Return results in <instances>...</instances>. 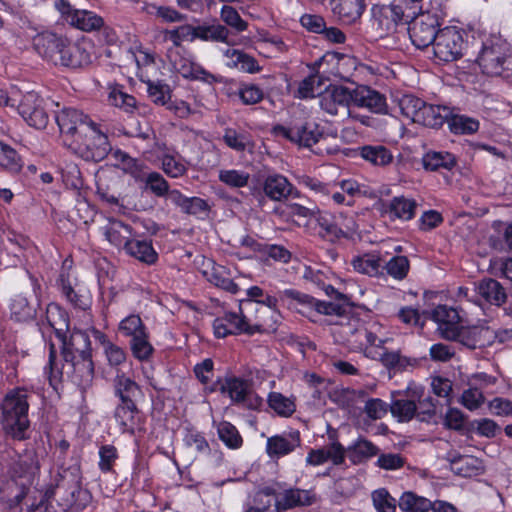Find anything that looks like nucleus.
Wrapping results in <instances>:
<instances>
[{
    "mask_svg": "<svg viewBox=\"0 0 512 512\" xmlns=\"http://www.w3.org/2000/svg\"><path fill=\"white\" fill-rule=\"evenodd\" d=\"M359 156L373 166L386 167L393 162V154L384 145H364L358 148Z\"/></svg>",
    "mask_w": 512,
    "mask_h": 512,
    "instance_id": "nucleus-28",
    "label": "nucleus"
},
{
    "mask_svg": "<svg viewBox=\"0 0 512 512\" xmlns=\"http://www.w3.org/2000/svg\"><path fill=\"white\" fill-rule=\"evenodd\" d=\"M448 125L454 134H473L479 129L478 120L466 115L454 114L452 111L448 118Z\"/></svg>",
    "mask_w": 512,
    "mask_h": 512,
    "instance_id": "nucleus-45",
    "label": "nucleus"
},
{
    "mask_svg": "<svg viewBox=\"0 0 512 512\" xmlns=\"http://www.w3.org/2000/svg\"><path fill=\"white\" fill-rule=\"evenodd\" d=\"M42 104H44V100L36 92L31 91L26 94L21 93L17 111L24 119L28 115H31V112H34Z\"/></svg>",
    "mask_w": 512,
    "mask_h": 512,
    "instance_id": "nucleus-55",
    "label": "nucleus"
},
{
    "mask_svg": "<svg viewBox=\"0 0 512 512\" xmlns=\"http://www.w3.org/2000/svg\"><path fill=\"white\" fill-rule=\"evenodd\" d=\"M165 39L170 40L175 47H179L185 40L193 41L195 39L194 26L185 24L173 30H167L165 31Z\"/></svg>",
    "mask_w": 512,
    "mask_h": 512,
    "instance_id": "nucleus-61",
    "label": "nucleus"
},
{
    "mask_svg": "<svg viewBox=\"0 0 512 512\" xmlns=\"http://www.w3.org/2000/svg\"><path fill=\"white\" fill-rule=\"evenodd\" d=\"M263 190L270 199L281 201L292 194L293 186L283 175L274 174L265 179Z\"/></svg>",
    "mask_w": 512,
    "mask_h": 512,
    "instance_id": "nucleus-27",
    "label": "nucleus"
},
{
    "mask_svg": "<svg viewBox=\"0 0 512 512\" xmlns=\"http://www.w3.org/2000/svg\"><path fill=\"white\" fill-rule=\"evenodd\" d=\"M399 507L405 512H427L432 507V502L412 492H405L399 499Z\"/></svg>",
    "mask_w": 512,
    "mask_h": 512,
    "instance_id": "nucleus-47",
    "label": "nucleus"
},
{
    "mask_svg": "<svg viewBox=\"0 0 512 512\" xmlns=\"http://www.w3.org/2000/svg\"><path fill=\"white\" fill-rule=\"evenodd\" d=\"M48 322L62 341L61 355L66 362V377L80 388L86 389L94 378V364L88 334L83 331H74L67 339L62 329L56 328L49 318Z\"/></svg>",
    "mask_w": 512,
    "mask_h": 512,
    "instance_id": "nucleus-1",
    "label": "nucleus"
},
{
    "mask_svg": "<svg viewBox=\"0 0 512 512\" xmlns=\"http://www.w3.org/2000/svg\"><path fill=\"white\" fill-rule=\"evenodd\" d=\"M113 156L126 173L131 174L135 178L140 177L143 168L142 161L132 158L126 152L119 149L113 152Z\"/></svg>",
    "mask_w": 512,
    "mask_h": 512,
    "instance_id": "nucleus-54",
    "label": "nucleus"
},
{
    "mask_svg": "<svg viewBox=\"0 0 512 512\" xmlns=\"http://www.w3.org/2000/svg\"><path fill=\"white\" fill-rule=\"evenodd\" d=\"M0 167L12 174L19 173L22 170L23 162L17 151L0 141Z\"/></svg>",
    "mask_w": 512,
    "mask_h": 512,
    "instance_id": "nucleus-44",
    "label": "nucleus"
},
{
    "mask_svg": "<svg viewBox=\"0 0 512 512\" xmlns=\"http://www.w3.org/2000/svg\"><path fill=\"white\" fill-rule=\"evenodd\" d=\"M337 297H335V301H319L316 300L315 310L318 313L325 315H336L343 317L348 314L351 303L349 301V297L340 292H336Z\"/></svg>",
    "mask_w": 512,
    "mask_h": 512,
    "instance_id": "nucleus-37",
    "label": "nucleus"
},
{
    "mask_svg": "<svg viewBox=\"0 0 512 512\" xmlns=\"http://www.w3.org/2000/svg\"><path fill=\"white\" fill-rule=\"evenodd\" d=\"M372 501L377 512H395L396 501L385 488L372 493Z\"/></svg>",
    "mask_w": 512,
    "mask_h": 512,
    "instance_id": "nucleus-59",
    "label": "nucleus"
},
{
    "mask_svg": "<svg viewBox=\"0 0 512 512\" xmlns=\"http://www.w3.org/2000/svg\"><path fill=\"white\" fill-rule=\"evenodd\" d=\"M450 114L451 109L446 106L425 104L416 123H421L431 128H439L445 122L448 123Z\"/></svg>",
    "mask_w": 512,
    "mask_h": 512,
    "instance_id": "nucleus-31",
    "label": "nucleus"
},
{
    "mask_svg": "<svg viewBox=\"0 0 512 512\" xmlns=\"http://www.w3.org/2000/svg\"><path fill=\"white\" fill-rule=\"evenodd\" d=\"M99 458V469L103 473L111 472L118 458L116 447L111 444L102 445L99 449Z\"/></svg>",
    "mask_w": 512,
    "mask_h": 512,
    "instance_id": "nucleus-62",
    "label": "nucleus"
},
{
    "mask_svg": "<svg viewBox=\"0 0 512 512\" xmlns=\"http://www.w3.org/2000/svg\"><path fill=\"white\" fill-rule=\"evenodd\" d=\"M468 43L456 27H445L438 30V37L433 45L435 58L443 62H452L468 53Z\"/></svg>",
    "mask_w": 512,
    "mask_h": 512,
    "instance_id": "nucleus-9",
    "label": "nucleus"
},
{
    "mask_svg": "<svg viewBox=\"0 0 512 512\" xmlns=\"http://www.w3.org/2000/svg\"><path fill=\"white\" fill-rule=\"evenodd\" d=\"M162 168L168 176L173 178L184 175L187 170L180 157L168 154L162 158Z\"/></svg>",
    "mask_w": 512,
    "mask_h": 512,
    "instance_id": "nucleus-63",
    "label": "nucleus"
},
{
    "mask_svg": "<svg viewBox=\"0 0 512 512\" xmlns=\"http://www.w3.org/2000/svg\"><path fill=\"white\" fill-rule=\"evenodd\" d=\"M40 472V463L38 455L34 449H27L24 454L18 456V459L10 467L11 484L8 489L14 493L12 502L19 505L23 502L36 477Z\"/></svg>",
    "mask_w": 512,
    "mask_h": 512,
    "instance_id": "nucleus-6",
    "label": "nucleus"
},
{
    "mask_svg": "<svg viewBox=\"0 0 512 512\" xmlns=\"http://www.w3.org/2000/svg\"><path fill=\"white\" fill-rule=\"evenodd\" d=\"M353 104L357 107L367 108L373 113H388L385 96L368 86L362 85L353 89Z\"/></svg>",
    "mask_w": 512,
    "mask_h": 512,
    "instance_id": "nucleus-19",
    "label": "nucleus"
},
{
    "mask_svg": "<svg viewBox=\"0 0 512 512\" xmlns=\"http://www.w3.org/2000/svg\"><path fill=\"white\" fill-rule=\"evenodd\" d=\"M254 309V303L250 300H240L239 314L227 312L217 317L213 322L214 334L217 338H225L228 335L255 333H267L276 328L269 324L262 316H256L252 320L248 312Z\"/></svg>",
    "mask_w": 512,
    "mask_h": 512,
    "instance_id": "nucleus-4",
    "label": "nucleus"
},
{
    "mask_svg": "<svg viewBox=\"0 0 512 512\" xmlns=\"http://www.w3.org/2000/svg\"><path fill=\"white\" fill-rule=\"evenodd\" d=\"M352 103L353 90L342 85L328 87L319 102L321 109L331 115H336L339 107L348 108Z\"/></svg>",
    "mask_w": 512,
    "mask_h": 512,
    "instance_id": "nucleus-16",
    "label": "nucleus"
},
{
    "mask_svg": "<svg viewBox=\"0 0 512 512\" xmlns=\"http://www.w3.org/2000/svg\"><path fill=\"white\" fill-rule=\"evenodd\" d=\"M219 439L230 449H238L242 446L243 439L237 428L228 421H221L217 425Z\"/></svg>",
    "mask_w": 512,
    "mask_h": 512,
    "instance_id": "nucleus-49",
    "label": "nucleus"
},
{
    "mask_svg": "<svg viewBox=\"0 0 512 512\" xmlns=\"http://www.w3.org/2000/svg\"><path fill=\"white\" fill-rule=\"evenodd\" d=\"M147 92L150 99L157 105H168L169 110H175L181 117L189 113V107L182 102L180 106L169 104L171 90L169 85L161 81H147Z\"/></svg>",
    "mask_w": 512,
    "mask_h": 512,
    "instance_id": "nucleus-25",
    "label": "nucleus"
},
{
    "mask_svg": "<svg viewBox=\"0 0 512 512\" xmlns=\"http://www.w3.org/2000/svg\"><path fill=\"white\" fill-rule=\"evenodd\" d=\"M414 15L406 13L401 4L375 5L372 7V27L379 37H384L396 30L398 23L409 19Z\"/></svg>",
    "mask_w": 512,
    "mask_h": 512,
    "instance_id": "nucleus-10",
    "label": "nucleus"
},
{
    "mask_svg": "<svg viewBox=\"0 0 512 512\" xmlns=\"http://www.w3.org/2000/svg\"><path fill=\"white\" fill-rule=\"evenodd\" d=\"M477 293L488 303L501 306L507 300L505 288L495 279L485 278L477 285Z\"/></svg>",
    "mask_w": 512,
    "mask_h": 512,
    "instance_id": "nucleus-30",
    "label": "nucleus"
},
{
    "mask_svg": "<svg viewBox=\"0 0 512 512\" xmlns=\"http://www.w3.org/2000/svg\"><path fill=\"white\" fill-rule=\"evenodd\" d=\"M416 207L417 203L413 199L394 197L389 204V212L397 219L409 221L414 216Z\"/></svg>",
    "mask_w": 512,
    "mask_h": 512,
    "instance_id": "nucleus-43",
    "label": "nucleus"
},
{
    "mask_svg": "<svg viewBox=\"0 0 512 512\" xmlns=\"http://www.w3.org/2000/svg\"><path fill=\"white\" fill-rule=\"evenodd\" d=\"M279 298L287 302L289 307L297 308V305L307 308H315L316 299L295 289H286L280 292Z\"/></svg>",
    "mask_w": 512,
    "mask_h": 512,
    "instance_id": "nucleus-50",
    "label": "nucleus"
},
{
    "mask_svg": "<svg viewBox=\"0 0 512 512\" xmlns=\"http://www.w3.org/2000/svg\"><path fill=\"white\" fill-rule=\"evenodd\" d=\"M61 469L63 483L57 484L55 490L46 491V501L49 505L56 502L62 511L84 508L89 494L87 490L81 488L80 466L75 464L67 469L61 466Z\"/></svg>",
    "mask_w": 512,
    "mask_h": 512,
    "instance_id": "nucleus-5",
    "label": "nucleus"
},
{
    "mask_svg": "<svg viewBox=\"0 0 512 512\" xmlns=\"http://www.w3.org/2000/svg\"><path fill=\"white\" fill-rule=\"evenodd\" d=\"M25 388L9 390L1 402V425L5 434L14 440L29 438L30 421L28 418L29 397Z\"/></svg>",
    "mask_w": 512,
    "mask_h": 512,
    "instance_id": "nucleus-3",
    "label": "nucleus"
},
{
    "mask_svg": "<svg viewBox=\"0 0 512 512\" xmlns=\"http://www.w3.org/2000/svg\"><path fill=\"white\" fill-rule=\"evenodd\" d=\"M229 35L228 28L221 24L194 26L195 39L228 43Z\"/></svg>",
    "mask_w": 512,
    "mask_h": 512,
    "instance_id": "nucleus-39",
    "label": "nucleus"
},
{
    "mask_svg": "<svg viewBox=\"0 0 512 512\" xmlns=\"http://www.w3.org/2000/svg\"><path fill=\"white\" fill-rule=\"evenodd\" d=\"M269 407L281 417H290L296 411L295 399L280 392H270L267 399Z\"/></svg>",
    "mask_w": 512,
    "mask_h": 512,
    "instance_id": "nucleus-40",
    "label": "nucleus"
},
{
    "mask_svg": "<svg viewBox=\"0 0 512 512\" xmlns=\"http://www.w3.org/2000/svg\"><path fill=\"white\" fill-rule=\"evenodd\" d=\"M355 271L368 275L380 276L383 275V260L379 254L366 253L361 256L355 257L351 262Z\"/></svg>",
    "mask_w": 512,
    "mask_h": 512,
    "instance_id": "nucleus-32",
    "label": "nucleus"
},
{
    "mask_svg": "<svg viewBox=\"0 0 512 512\" xmlns=\"http://www.w3.org/2000/svg\"><path fill=\"white\" fill-rule=\"evenodd\" d=\"M425 104L424 101L413 95H404L399 101L402 114L413 122H417Z\"/></svg>",
    "mask_w": 512,
    "mask_h": 512,
    "instance_id": "nucleus-52",
    "label": "nucleus"
},
{
    "mask_svg": "<svg viewBox=\"0 0 512 512\" xmlns=\"http://www.w3.org/2000/svg\"><path fill=\"white\" fill-rule=\"evenodd\" d=\"M223 141L225 144L236 151H244L250 145V137L246 132H237L235 129L226 128Z\"/></svg>",
    "mask_w": 512,
    "mask_h": 512,
    "instance_id": "nucleus-57",
    "label": "nucleus"
},
{
    "mask_svg": "<svg viewBox=\"0 0 512 512\" xmlns=\"http://www.w3.org/2000/svg\"><path fill=\"white\" fill-rule=\"evenodd\" d=\"M119 332L130 339L148 332L146 325L138 314H130L122 319L118 326Z\"/></svg>",
    "mask_w": 512,
    "mask_h": 512,
    "instance_id": "nucleus-48",
    "label": "nucleus"
},
{
    "mask_svg": "<svg viewBox=\"0 0 512 512\" xmlns=\"http://www.w3.org/2000/svg\"><path fill=\"white\" fill-rule=\"evenodd\" d=\"M38 303H31L27 297L16 295L10 305L11 318L17 322H28L35 318Z\"/></svg>",
    "mask_w": 512,
    "mask_h": 512,
    "instance_id": "nucleus-35",
    "label": "nucleus"
},
{
    "mask_svg": "<svg viewBox=\"0 0 512 512\" xmlns=\"http://www.w3.org/2000/svg\"><path fill=\"white\" fill-rule=\"evenodd\" d=\"M430 317L437 323V332L444 340L454 335L453 331H455L462 321L458 311L446 305H438L435 307L430 312Z\"/></svg>",
    "mask_w": 512,
    "mask_h": 512,
    "instance_id": "nucleus-17",
    "label": "nucleus"
},
{
    "mask_svg": "<svg viewBox=\"0 0 512 512\" xmlns=\"http://www.w3.org/2000/svg\"><path fill=\"white\" fill-rule=\"evenodd\" d=\"M333 15L344 24H352L362 16L365 0H330Z\"/></svg>",
    "mask_w": 512,
    "mask_h": 512,
    "instance_id": "nucleus-21",
    "label": "nucleus"
},
{
    "mask_svg": "<svg viewBox=\"0 0 512 512\" xmlns=\"http://www.w3.org/2000/svg\"><path fill=\"white\" fill-rule=\"evenodd\" d=\"M139 412L137 403H119L114 411V417L123 433H134L135 416Z\"/></svg>",
    "mask_w": 512,
    "mask_h": 512,
    "instance_id": "nucleus-36",
    "label": "nucleus"
},
{
    "mask_svg": "<svg viewBox=\"0 0 512 512\" xmlns=\"http://www.w3.org/2000/svg\"><path fill=\"white\" fill-rule=\"evenodd\" d=\"M453 334L447 341L456 342L471 350L486 347L493 342V331L483 325L466 326L461 321Z\"/></svg>",
    "mask_w": 512,
    "mask_h": 512,
    "instance_id": "nucleus-13",
    "label": "nucleus"
},
{
    "mask_svg": "<svg viewBox=\"0 0 512 512\" xmlns=\"http://www.w3.org/2000/svg\"><path fill=\"white\" fill-rule=\"evenodd\" d=\"M511 57L510 44L500 34L489 35L481 44L475 61L482 72L490 76H500Z\"/></svg>",
    "mask_w": 512,
    "mask_h": 512,
    "instance_id": "nucleus-7",
    "label": "nucleus"
},
{
    "mask_svg": "<svg viewBox=\"0 0 512 512\" xmlns=\"http://www.w3.org/2000/svg\"><path fill=\"white\" fill-rule=\"evenodd\" d=\"M315 501L316 495L312 490L289 488L281 494L278 493L274 506L277 512H283L299 506H310Z\"/></svg>",
    "mask_w": 512,
    "mask_h": 512,
    "instance_id": "nucleus-18",
    "label": "nucleus"
},
{
    "mask_svg": "<svg viewBox=\"0 0 512 512\" xmlns=\"http://www.w3.org/2000/svg\"><path fill=\"white\" fill-rule=\"evenodd\" d=\"M426 170L451 169L456 164L454 155L448 152L429 151L422 158Z\"/></svg>",
    "mask_w": 512,
    "mask_h": 512,
    "instance_id": "nucleus-41",
    "label": "nucleus"
},
{
    "mask_svg": "<svg viewBox=\"0 0 512 512\" xmlns=\"http://www.w3.org/2000/svg\"><path fill=\"white\" fill-rule=\"evenodd\" d=\"M340 334L352 348L359 350L367 348L366 326L360 319L352 318L346 323H341Z\"/></svg>",
    "mask_w": 512,
    "mask_h": 512,
    "instance_id": "nucleus-26",
    "label": "nucleus"
},
{
    "mask_svg": "<svg viewBox=\"0 0 512 512\" xmlns=\"http://www.w3.org/2000/svg\"><path fill=\"white\" fill-rule=\"evenodd\" d=\"M391 413L398 417L401 421H410L415 417L417 411V404L414 400L410 399H396L390 404Z\"/></svg>",
    "mask_w": 512,
    "mask_h": 512,
    "instance_id": "nucleus-51",
    "label": "nucleus"
},
{
    "mask_svg": "<svg viewBox=\"0 0 512 512\" xmlns=\"http://www.w3.org/2000/svg\"><path fill=\"white\" fill-rule=\"evenodd\" d=\"M113 389L120 403H137L143 397L141 387L123 372H117L113 380Z\"/></svg>",
    "mask_w": 512,
    "mask_h": 512,
    "instance_id": "nucleus-23",
    "label": "nucleus"
},
{
    "mask_svg": "<svg viewBox=\"0 0 512 512\" xmlns=\"http://www.w3.org/2000/svg\"><path fill=\"white\" fill-rule=\"evenodd\" d=\"M409 36L412 43L419 49L434 45L438 37L439 19L436 14L429 12L414 15L409 19Z\"/></svg>",
    "mask_w": 512,
    "mask_h": 512,
    "instance_id": "nucleus-11",
    "label": "nucleus"
},
{
    "mask_svg": "<svg viewBox=\"0 0 512 512\" xmlns=\"http://www.w3.org/2000/svg\"><path fill=\"white\" fill-rule=\"evenodd\" d=\"M129 346L133 357L140 362L149 361L154 354V347L149 340V332L130 339Z\"/></svg>",
    "mask_w": 512,
    "mask_h": 512,
    "instance_id": "nucleus-46",
    "label": "nucleus"
},
{
    "mask_svg": "<svg viewBox=\"0 0 512 512\" xmlns=\"http://www.w3.org/2000/svg\"><path fill=\"white\" fill-rule=\"evenodd\" d=\"M405 463L406 459L399 453H382L375 464L383 470H398L403 468Z\"/></svg>",
    "mask_w": 512,
    "mask_h": 512,
    "instance_id": "nucleus-64",
    "label": "nucleus"
},
{
    "mask_svg": "<svg viewBox=\"0 0 512 512\" xmlns=\"http://www.w3.org/2000/svg\"><path fill=\"white\" fill-rule=\"evenodd\" d=\"M238 96L245 105H254L264 98L263 90L255 84H241L238 89Z\"/></svg>",
    "mask_w": 512,
    "mask_h": 512,
    "instance_id": "nucleus-60",
    "label": "nucleus"
},
{
    "mask_svg": "<svg viewBox=\"0 0 512 512\" xmlns=\"http://www.w3.org/2000/svg\"><path fill=\"white\" fill-rule=\"evenodd\" d=\"M204 392L209 394L219 392L229 397L232 404H242L251 393V383L245 378L228 374L223 378L219 377L210 386L204 387Z\"/></svg>",
    "mask_w": 512,
    "mask_h": 512,
    "instance_id": "nucleus-12",
    "label": "nucleus"
},
{
    "mask_svg": "<svg viewBox=\"0 0 512 512\" xmlns=\"http://www.w3.org/2000/svg\"><path fill=\"white\" fill-rule=\"evenodd\" d=\"M279 483L259 487L252 494H249L244 505L243 512H267L272 506L280 489Z\"/></svg>",
    "mask_w": 512,
    "mask_h": 512,
    "instance_id": "nucleus-20",
    "label": "nucleus"
},
{
    "mask_svg": "<svg viewBox=\"0 0 512 512\" xmlns=\"http://www.w3.org/2000/svg\"><path fill=\"white\" fill-rule=\"evenodd\" d=\"M294 134L295 144L306 148L312 147L322 138L338 136L336 129L325 130L324 127L312 121H296Z\"/></svg>",
    "mask_w": 512,
    "mask_h": 512,
    "instance_id": "nucleus-15",
    "label": "nucleus"
},
{
    "mask_svg": "<svg viewBox=\"0 0 512 512\" xmlns=\"http://www.w3.org/2000/svg\"><path fill=\"white\" fill-rule=\"evenodd\" d=\"M56 349L54 344H50L48 365L45 367L49 384L56 390L66 376V362L61 366L57 362Z\"/></svg>",
    "mask_w": 512,
    "mask_h": 512,
    "instance_id": "nucleus-42",
    "label": "nucleus"
},
{
    "mask_svg": "<svg viewBox=\"0 0 512 512\" xmlns=\"http://www.w3.org/2000/svg\"><path fill=\"white\" fill-rule=\"evenodd\" d=\"M96 193L100 200L110 207L112 212L122 215L129 213V208L124 204V198L111 192L110 188L103 183L102 177L97 180Z\"/></svg>",
    "mask_w": 512,
    "mask_h": 512,
    "instance_id": "nucleus-38",
    "label": "nucleus"
},
{
    "mask_svg": "<svg viewBox=\"0 0 512 512\" xmlns=\"http://www.w3.org/2000/svg\"><path fill=\"white\" fill-rule=\"evenodd\" d=\"M125 251L130 256L148 265L154 264L158 259L152 244L145 240L131 239L126 242Z\"/></svg>",
    "mask_w": 512,
    "mask_h": 512,
    "instance_id": "nucleus-33",
    "label": "nucleus"
},
{
    "mask_svg": "<svg viewBox=\"0 0 512 512\" xmlns=\"http://www.w3.org/2000/svg\"><path fill=\"white\" fill-rule=\"evenodd\" d=\"M168 200L178 206L182 212L195 215L200 219L210 211V205L206 200L199 197H186L178 190H172L168 194Z\"/></svg>",
    "mask_w": 512,
    "mask_h": 512,
    "instance_id": "nucleus-24",
    "label": "nucleus"
},
{
    "mask_svg": "<svg viewBox=\"0 0 512 512\" xmlns=\"http://www.w3.org/2000/svg\"><path fill=\"white\" fill-rule=\"evenodd\" d=\"M70 145L87 161H102L112 151L107 135L95 123H91L82 138L71 140Z\"/></svg>",
    "mask_w": 512,
    "mask_h": 512,
    "instance_id": "nucleus-8",
    "label": "nucleus"
},
{
    "mask_svg": "<svg viewBox=\"0 0 512 512\" xmlns=\"http://www.w3.org/2000/svg\"><path fill=\"white\" fill-rule=\"evenodd\" d=\"M33 46L44 60L56 66L77 69L91 63V55L83 45L51 31L38 33Z\"/></svg>",
    "mask_w": 512,
    "mask_h": 512,
    "instance_id": "nucleus-2",
    "label": "nucleus"
},
{
    "mask_svg": "<svg viewBox=\"0 0 512 512\" xmlns=\"http://www.w3.org/2000/svg\"><path fill=\"white\" fill-rule=\"evenodd\" d=\"M300 443L299 432L274 435L267 439L266 452L270 458H280L293 452Z\"/></svg>",
    "mask_w": 512,
    "mask_h": 512,
    "instance_id": "nucleus-22",
    "label": "nucleus"
},
{
    "mask_svg": "<svg viewBox=\"0 0 512 512\" xmlns=\"http://www.w3.org/2000/svg\"><path fill=\"white\" fill-rule=\"evenodd\" d=\"M379 448L365 438H358L347 447V457L353 465L367 462L370 458L378 455Z\"/></svg>",
    "mask_w": 512,
    "mask_h": 512,
    "instance_id": "nucleus-29",
    "label": "nucleus"
},
{
    "mask_svg": "<svg viewBox=\"0 0 512 512\" xmlns=\"http://www.w3.org/2000/svg\"><path fill=\"white\" fill-rule=\"evenodd\" d=\"M68 23L82 31L92 32L99 30L104 25V20L92 11L78 9L72 14L71 20L68 19Z\"/></svg>",
    "mask_w": 512,
    "mask_h": 512,
    "instance_id": "nucleus-34",
    "label": "nucleus"
},
{
    "mask_svg": "<svg viewBox=\"0 0 512 512\" xmlns=\"http://www.w3.org/2000/svg\"><path fill=\"white\" fill-rule=\"evenodd\" d=\"M60 132L72 140L82 138L88 127L93 123L81 111L74 108H64L56 115Z\"/></svg>",
    "mask_w": 512,
    "mask_h": 512,
    "instance_id": "nucleus-14",
    "label": "nucleus"
},
{
    "mask_svg": "<svg viewBox=\"0 0 512 512\" xmlns=\"http://www.w3.org/2000/svg\"><path fill=\"white\" fill-rule=\"evenodd\" d=\"M221 20L229 27L240 33L247 29L248 23L243 20L238 11L229 5H224L220 12Z\"/></svg>",
    "mask_w": 512,
    "mask_h": 512,
    "instance_id": "nucleus-56",
    "label": "nucleus"
},
{
    "mask_svg": "<svg viewBox=\"0 0 512 512\" xmlns=\"http://www.w3.org/2000/svg\"><path fill=\"white\" fill-rule=\"evenodd\" d=\"M387 274L395 279L402 280L406 277L409 270V261L405 256H394L388 262L383 264Z\"/></svg>",
    "mask_w": 512,
    "mask_h": 512,
    "instance_id": "nucleus-58",
    "label": "nucleus"
},
{
    "mask_svg": "<svg viewBox=\"0 0 512 512\" xmlns=\"http://www.w3.org/2000/svg\"><path fill=\"white\" fill-rule=\"evenodd\" d=\"M61 290L66 299L75 307L81 310L89 308L90 303L88 297L78 294L71 286L68 278L64 275L59 279Z\"/></svg>",
    "mask_w": 512,
    "mask_h": 512,
    "instance_id": "nucleus-53",
    "label": "nucleus"
}]
</instances>
